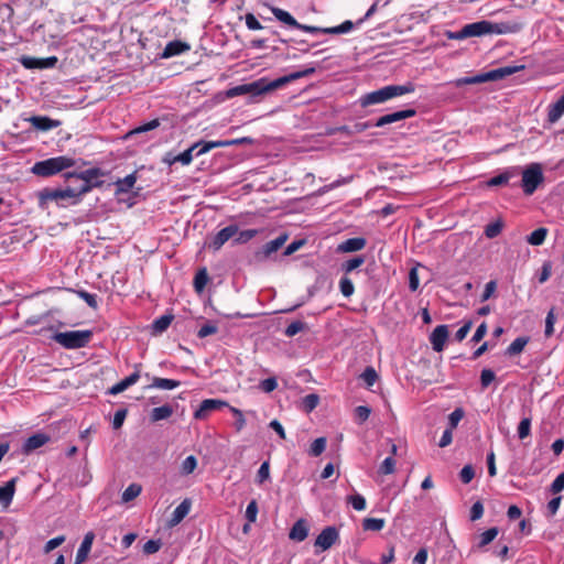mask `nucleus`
I'll return each instance as SVG.
<instances>
[{
    "label": "nucleus",
    "instance_id": "f257e3e1",
    "mask_svg": "<svg viewBox=\"0 0 564 564\" xmlns=\"http://www.w3.org/2000/svg\"><path fill=\"white\" fill-rule=\"evenodd\" d=\"M314 72H315V69L313 67H311V68H306L303 70L291 73L289 75L279 77L274 80H269L263 77V78H260L252 83L242 84V85H238V86L229 88L226 91V97L234 98L237 96L247 95V96L251 97L252 99H254L263 94L282 88L283 86H285L286 84H289L293 80H296V79H300L303 77H307L311 74H313Z\"/></svg>",
    "mask_w": 564,
    "mask_h": 564
},
{
    "label": "nucleus",
    "instance_id": "f03ea898",
    "mask_svg": "<svg viewBox=\"0 0 564 564\" xmlns=\"http://www.w3.org/2000/svg\"><path fill=\"white\" fill-rule=\"evenodd\" d=\"M512 29L507 23H495L488 20H481L464 25L459 31L452 33L449 39L464 40L467 37L484 36L488 34H507Z\"/></svg>",
    "mask_w": 564,
    "mask_h": 564
},
{
    "label": "nucleus",
    "instance_id": "7ed1b4c3",
    "mask_svg": "<svg viewBox=\"0 0 564 564\" xmlns=\"http://www.w3.org/2000/svg\"><path fill=\"white\" fill-rule=\"evenodd\" d=\"M415 90L413 83L408 82L403 85H388L380 89L367 93L359 98L361 107H368L371 105L384 104L393 98L411 94Z\"/></svg>",
    "mask_w": 564,
    "mask_h": 564
},
{
    "label": "nucleus",
    "instance_id": "20e7f679",
    "mask_svg": "<svg viewBox=\"0 0 564 564\" xmlns=\"http://www.w3.org/2000/svg\"><path fill=\"white\" fill-rule=\"evenodd\" d=\"M105 173L99 167H91L80 172H66L64 173V177L67 181L74 180L78 182V187H76L80 198L87 193H89L93 188L101 187L104 184L102 177Z\"/></svg>",
    "mask_w": 564,
    "mask_h": 564
},
{
    "label": "nucleus",
    "instance_id": "39448f33",
    "mask_svg": "<svg viewBox=\"0 0 564 564\" xmlns=\"http://www.w3.org/2000/svg\"><path fill=\"white\" fill-rule=\"evenodd\" d=\"M55 202L57 206L65 207L67 205H77L82 198L76 187L67 186L65 188H44L39 192V203L44 208L47 203Z\"/></svg>",
    "mask_w": 564,
    "mask_h": 564
},
{
    "label": "nucleus",
    "instance_id": "423d86ee",
    "mask_svg": "<svg viewBox=\"0 0 564 564\" xmlns=\"http://www.w3.org/2000/svg\"><path fill=\"white\" fill-rule=\"evenodd\" d=\"M524 66H502L495 69H491L486 73L477 74L474 76H467V77H460L452 80L449 84L453 85L456 88L466 86V85H477L482 84L487 82H496L500 80L507 76H510L521 69H523Z\"/></svg>",
    "mask_w": 564,
    "mask_h": 564
},
{
    "label": "nucleus",
    "instance_id": "0eeeda50",
    "mask_svg": "<svg viewBox=\"0 0 564 564\" xmlns=\"http://www.w3.org/2000/svg\"><path fill=\"white\" fill-rule=\"evenodd\" d=\"M75 163L73 158L61 155L35 162L31 167V172L36 176L50 177L73 167Z\"/></svg>",
    "mask_w": 564,
    "mask_h": 564
},
{
    "label": "nucleus",
    "instance_id": "6e6552de",
    "mask_svg": "<svg viewBox=\"0 0 564 564\" xmlns=\"http://www.w3.org/2000/svg\"><path fill=\"white\" fill-rule=\"evenodd\" d=\"M91 337L93 332L85 329L55 333L52 339L66 349H78L85 347Z\"/></svg>",
    "mask_w": 564,
    "mask_h": 564
},
{
    "label": "nucleus",
    "instance_id": "1a4fd4ad",
    "mask_svg": "<svg viewBox=\"0 0 564 564\" xmlns=\"http://www.w3.org/2000/svg\"><path fill=\"white\" fill-rule=\"evenodd\" d=\"M520 173L522 174L521 187L523 193L528 196L532 195L544 181L543 170L540 163H531L522 171L520 170Z\"/></svg>",
    "mask_w": 564,
    "mask_h": 564
},
{
    "label": "nucleus",
    "instance_id": "9d476101",
    "mask_svg": "<svg viewBox=\"0 0 564 564\" xmlns=\"http://www.w3.org/2000/svg\"><path fill=\"white\" fill-rule=\"evenodd\" d=\"M339 542V531L336 527L328 525L324 528L314 542L315 554L329 550Z\"/></svg>",
    "mask_w": 564,
    "mask_h": 564
},
{
    "label": "nucleus",
    "instance_id": "9b49d317",
    "mask_svg": "<svg viewBox=\"0 0 564 564\" xmlns=\"http://www.w3.org/2000/svg\"><path fill=\"white\" fill-rule=\"evenodd\" d=\"M238 234L236 224L229 225L219 230L208 242V248L218 251L229 239L235 238Z\"/></svg>",
    "mask_w": 564,
    "mask_h": 564
},
{
    "label": "nucleus",
    "instance_id": "f8f14e48",
    "mask_svg": "<svg viewBox=\"0 0 564 564\" xmlns=\"http://www.w3.org/2000/svg\"><path fill=\"white\" fill-rule=\"evenodd\" d=\"M288 236L281 235L278 238L267 242L261 249L254 252V258L258 261L267 260L272 253L276 252L286 241Z\"/></svg>",
    "mask_w": 564,
    "mask_h": 564
},
{
    "label": "nucleus",
    "instance_id": "ddd939ff",
    "mask_svg": "<svg viewBox=\"0 0 564 564\" xmlns=\"http://www.w3.org/2000/svg\"><path fill=\"white\" fill-rule=\"evenodd\" d=\"M413 116H415V110L414 109H404V110H399V111H395V112H392V113H387L384 116H381L380 118H378L375 121V127L376 128H381V127H384V126H388V124H392L394 122H399V121L405 120V119L411 118Z\"/></svg>",
    "mask_w": 564,
    "mask_h": 564
},
{
    "label": "nucleus",
    "instance_id": "4468645a",
    "mask_svg": "<svg viewBox=\"0 0 564 564\" xmlns=\"http://www.w3.org/2000/svg\"><path fill=\"white\" fill-rule=\"evenodd\" d=\"M225 406H229L226 401L218 399H206L202 401L199 408L194 412V417L196 420H204L212 411L219 410Z\"/></svg>",
    "mask_w": 564,
    "mask_h": 564
},
{
    "label": "nucleus",
    "instance_id": "2eb2a0df",
    "mask_svg": "<svg viewBox=\"0 0 564 564\" xmlns=\"http://www.w3.org/2000/svg\"><path fill=\"white\" fill-rule=\"evenodd\" d=\"M520 174L519 166H510L503 170L500 174L489 178L486 183L488 187H496L508 185L510 180L517 177Z\"/></svg>",
    "mask_w": 564,
    "mask_h": 564
},
{
    "label": "nucleus",
    "instance_id": "dca6fc26",
    "mask_svg": "<svg viewBox=\"0 0 564 564\" xmlns=\"http://www.w3.org/2000/svg\"><path fill=\"white\" fill-rule=\"evenodd\" d=\"M448 337V329L446 325H438L434 328L430 336V341L433 349L437 352L442 351L445 346V341Z\"/></svg>",
    "mask_w": 564,
    "mask_h": 564
},
{
    "label": "nucleus",
    "instance_id": "f3484780",
    "mask_svg": "<svg viewBox=\"0 0 564 564\" xmlns=\"http://www.w3.org/2000/svg\"><path fill=\"white\" fill-rule=\"evenodd\" d=\"M192 508V501L191 499H184L173 511L171 518L167 521V525L170 528H173L181 523L184 518L189 513Z\"/></svg>",
    "mask_w": 564,
    "mask_h": 564
},
{
    "label": "nucleus",
    "instance_id": "a211bd4d",
    "mask_svg": "<svg viewBox=\"0 0 564 564\" xmlns=\"http://www.w3.org/2000/svg\"><path fill=\"white\" fill-rule=\"evenodd\" d=\"M32 127L40 131H50L57 128L61 122L46 116H32L28 119Z\"/></svg>",
    "mask_w": 564,
    "mask_h": 564
},
{
    "label": "nucleus",
    "instance_id": "6ab92c4d",
    "mask_svg": "<svg viewBox=\"0 0 564 564\" xmlns=\"http://www.w3.org/2000/svg\"><path fill=\"white\" fill-rule=\"evenodd\" d=\"M94 539H95L94 532L90 531L85 534V536L82 541V544H80L79 549L77 550L74 564H82L87 560L88 554L93 546Z\"/></svg>",
    "mask_w": 564,
    "mask_h": 564
},
{
    "label": "nucleus",
    "instance_id": "aec40b11",
    "mask_svg": "<svg viewBox=\"0 0 564 564\" xmlns=\"http://www.w3.org/2000/svg\"><path fill=\"white\" fill-rule=\"evenodd\" d=\"M50 441V436L44 433H36L30 437H28L23 444V452L29 454L42 446H44Z\"/></svg>",
    "mask_w": 564,
    "mask_h": 564
},
{
    "label": "nucleus",
    "instance_id": "412c9836",
    "mask_svg": "<svg viewBox=\"0 0 564 564\" xmlns=\"http://www.w3.org/2000/svg\"><path fill=\"white\" fill-rule=\"evenodd\" d=\"M188 50H189V45L187 43L175 40V41H171L166 44L161 56L163 58H170V57L180 55Z\"/></svg>",
    "mask_w": 564,
    "mask_h": 564
},
{
    "label": "nucleus",
    "instance_id": "4be33fe9",
    "mask_svg": "<svg viewBox=\"0 0 564 564\" xmlns=\"http://www.w3.org/2000/svg\"><path fill=\"white\" fill-rule=\"evenodd\" d=\"M139 379H140V372L137 369L130 376H128L123 380H121L118 383H116L115 386H112L109 389V393L112 395L119 394V393L123 392L124 390H127L129 387L135 384Z\"/></svg>",
    "mask_w": 564,
    "mask_h": 564
},
{
    "label": "nucleus",
    "instance_id": "5701e85b",
    "mask_svg": "<svg viewBox=\"0 0 564 564\" xmlns=\"http://www.w3.org/2000/svg\"><path fill=\"white\" fill-rule=\"evenodd\" d=\"M308 535V527L304 519H299L290 530L289 538L296 542L304 541Z\"/></svg>",
    "mask_w": 564,
    "mask_h": 564
},
{
    "label": "nucleus",
    "instance_id": "b1692460",
    "mask_svg": "<svg viewBox=\"0 0 564 564\" xmlns=\"http://www.w3.org/2000/svg\"><path fill=\"white\" fill-rule=\"evenodd\" d=\"M367 241L362 237L349 238L338 246L340 252H355L365 248Z\"/></svg>",
    "mask_w": 564,
    "mask_h": 564
},
{
    "label": "nucleus",
    "instance_id": "393cba45",
    "mask_svg": "<svg viewBox=\"0 0 564 564\" xmlns=\"http://www.w3.org/2000/svg\"><path fill=\"white\" fill-rule=\"evenodd\" d=\"M272 14L278 19L280 22L286 24L290 28L296 29L299 26V22L295 20V18L288 11L278 8V7H271L270 8Z\"/></svg>",
    "mask_w": 564,
    "mask_h": 564
},
{
    "label": "nucleus",
    "instance_id": "a878e982",
    "mask_svg": "<svg viewBox=\"0 0 564 564\" xmlns=\"http://www.w3.org/2000/svg\"><path fill=\"white\" fill-rule=\"evenodd\" d=\"M564 115V95L557 99L554 104L549 106L547 120L551 123H555Z\"/></svg>",
    "mask_w": 564,
    "mask_h": 564
},
{
    "label": "nucleus",
    "instance_id": "bb28decb",
    "mask_svg": "<svg viewBox=\"0 0 564 564\" xmlns=\"http://www.w3.org/2000/svg\"><path fill=\"white\" fill-rule=\"evenodd\" d=\"M181 386V382L178 380L174 379H167V378H160L154 377L152 379L151 384L148 386V389H162V390H173Z\"/></svg>",
    "mask_w": 564,
    "mask_h": 564
},
{
    "label": "nucleus",
    "instance_id": "cd10ccee",
    "mask_svg": "<svg viewBox=\"0 0 564 564\" xmlns=\"http://www.w3.org/2000/svg\"><path fill=\"white\" fill-rule=\"evenodd\" d=\"M530 338L528 336L517 337L506 349L505 355L513 357L521 354L524 347L528 345Z\"/></svg>",
    "mask_w": 564,
    "mask_h": 564
},
{
    "label": "nucleus",
    "instance_id": "c85d7f7f",
    "mask_svg": "<svg viewBox=\"0 0 564 564\" xmlns=\"http://www.w3.org/2000/svg\"><path fill=\"white\" fill-rule=\"evenodd\" d=\"M137 182V174L131 173L123 178H119L115 185H116V193L117 194H127L131 191V188L134 186Z\"/></svg>",
    "mask_w": 564,
    "mask_h": 564
},
{
    "label": "nucleus",
    "instance_id": "c756f323",
    "mask_svg": "<svg viewBox=\"0 0 564 564\" xmlns=\"http://www.w3.org/2000/svg\"><path fill=\"white\" fill-rule=\"evenodd\" d=\"M15 491V479L9 480L0 487V503L8 506L11 503Z\"/></svg>",
    "mask_w": 564,
    "mask_h": 564
},
{
    "label": "nucleus",
    "instance_id": "7c9ffc66",
    "mask_svg": "<svg viewBox=\"0 0 564 564\" xmlns=\"http://www.w3.org/2000/svg\"><path fill=\"white\" fill-rule=\"evenodd\" d=\"M174 410L170 404H164L152 409L150 417L152 422H159L169 419L173 414Z\"/></svg>",
    "mask_w": 564,
    "mask_h": 564
},
{
    "label": "nucleus",
    "instance_id": "2f4dec72",
    "mask_svg": "<svg viewBox=\"0 0 564 564\" xmlns=\"http://www.w3.org/2000/svg\"><path fill=\"white\" fill-rule=\"evenodd\" d=\"M197 143H200V147H198L197 151L195 152V156H200L216 148H227L228 144L226 143V140L198 141Z\"/></svg>",
    "mask_w": 564,
    "mask_h": 564
},
{
    "label": "nucleus",
    "instance_id": "473e14b6",
    "mask_svg": "<svg viewBox=\"0 0 564 564\" xmlns=\"http://www.w3.org/2000/svg\"><path fill=\"white\" fill-rule=\"evenodd\" d=\"M549 230L544 227H540L527 236L525 240L531 246H541L544 243Z\"/></svg>",
    "mask_w": 564,
    "mask_h": 564
},
{
    "label": "nucleus",
    "instance_id": "72a5a7b5",
    "mask_svg": "<svg viewBox=\"0 0 564 564\" xmlns=\"http://www.w3.org/2000/svg\"><path fill=\"white\" fill-rule=\"evenodd\" d=\"M357 26L356 22L354 23L350 20H346L339 25L326 28V32L330 35L347 34Z\"/></svg>",
    "mask_w": 564,
    "mask_h": 564
},
{
    "label": "nucleus",
    "instance_id": "f704fd0d",
    "mask_svg": "<svg viewBox=\"0 0 564 564\" xmlns=\"http://www.w3.org/2000/svg\"><path fill=\"white\" fill-rule=\"evenodd\" d=\"M498 533H499V531H498V528H496V527L490 528V529L486 530L485 532H482L479 536V542L477 544V547L484 549L485 546L490 544L497 538Z\"/></svg>",
    "mask_w": 564,
    "mask_h": 564
},
{
    "label": "nucleus",
    "instance_id": "c9c22d12",
    "mask_svg": "<svg viewBox=\"0 0 564 564\" xmlns=\"http://www.w3.org/2000/svg\"><path fill=\"white\" fill-rule=\"evenodd\" d=\"M198 147H200V143H194L187 150L177 154L174 160H176L182 165H189L194 158V151H197Z\"/></svg>",
    "mask_w": 564,
    "mask_h": 564
},
{
    "label": "nucleus",
    "instance_id": "e433bc0d",
    "mask_svg": "<svg viewBox=\"0 0 564 564\" xmlns=\"http://www.w3.org/2000/svg\"><path fill=\"white\" fill-rule=\"evenodd\" d=\"M172 319H173V316H171V315H162L159 318H156L152 323L153 333L161 334L164 330H166L167 327L171 325Z\"/></svg>",
    "mask_w": 564,
    "mask_h": 564
},
{
    "label": "nucleus",
    "instance_id": "4c0bfd02",
    "mask_svg": "<svg viewBox=\"0 0 564 564\" xmlns=\"http://www.w3.org/2000/svg\"><path fill=\"white\" fill-rule=\"evenodd\" d=\"M142 491V487L139 484H130L124 491L122 492L121 500L122 502H129L137 498Z\"/></svg>",
    "mask_w": 564,
    "mask_h": 564
},
{
    "label": "nucleus",
    "instance_id": "58836bf2",
    "mask_svg": "<svg viewBox=\"0 0 564 564\" xmlns=\"http://www.w3.org/2000/svg\"><path fill=\"white\" fill-rule=\"evenodd\" d=\"M326 443L327 441L325 437H318L314 440L308 449L310 456L318 457L325 451Z\"/></svg>",
    "mask_w": 564,
    "mask_h": 564
},
{
    "label": "nucleus",
    "instance_id": "ea45409f",
    "mask_svg": "<svg viewBox=\"0 0 564 564\" xmlns=\"http://www.w3.org/2000/svg\"><path fill=\"white\" fill-rule=\"evenodd\" d=\"M384 527V520L379 518H366L362 521V528L366 531H380Z\"/></svg>",
    "mask_w": 564,
    "mask_h": 564
},
{
    "label": "nucleus",
    "instance_id": "a19ab883",
    "mask_svg": "<svg viewBox=\"0 0 564 564\" xmlns=\"http://www.w3.org/2000/svg\"><path fill=\"white\" fill-rule=\"evenodd\" d=\"M257 229L238 230V234L234 238V242L238 245L247 243L258 235Z\"/></svg>",
    "mask_w": 564,
    "mask_h": 564
},
{
    "label": "nucleus",
    "instance_id": "79ce46f5",
    "mask_svg": "<svg viewBox=\"0 0 564 564\" xmlns=\"http://www.w3.org/2000/svg\"><path fill=\"white\" fill-rule=\"evenodd\" d=\"M208 282V274L206 269L199 270L194 278V288L197 292H202Z\"/></svg>",
    "mask_w": 564,
    "mask_h": 564
},
{
    "label": "nucleus",
    "instance_id": "37998d69",
    "mask_svg": "<svg viewBox=\"0 0 564 564\" xmlns=\"http://www.w3.org/2000/svg\"><path fill=\"white\" fill-rule=\"evenodd\" d=\"M502 228L503 224L501 220L490 223L485 227V235L489 239L496 238L498 235H500Z\"/></svg>",
    "mask_w": 564,
    "mask_h": 564
},
{
    "label": "nucleus",
    "instance_id": "c03bdc74",
    "mask_svg": "<svg viewBox=\"0 0 564 564\" xmlns=\"http://www.w3.org/2000/svg\"><path fill=\"white\" fill-rule=\"evenodd\" d=\"M364 262H365V257L357 256L352 259H349L345 263H343L341 270L347 274V273L354 271L355 269L359 268L360 265H362Z\"/></svg>",
    "mask_w": 564,
    "mask_h": 564
},
{
    "label": "nucleus",
    "instance_id": "a18cd8bd",
    "mask_svg": "<svg viewBox=\"0 0 564 564\" xmlns=\"http://www.w3.org/2000/svg\"><path fill=\"white\" fill-rule=\"evenodd\" d=\"M360 378L364 380L367 387L370 388L376 383L379 377L373 367H367L360 375Z\"/></svg>",
    "mask_w": 564,
    "mask_h": 564
},
{
    "label": "nucleus",
    "instance_id": "49530a36",
    "mask_svg": "<svg viewBox=\"0 0 564 564\" xmlns=\"http://www.w3.org/2000/svg\"><path fill=\"white\" fill-rule=\"evenodd\" d=\"M517 432L520 440L527 438L531 433V417H523L518 425Z\"/></svg>",
    "mask_w": 564,
    "mask_h": 564
},
{
    "label": "nucleus",
    "instance_id": "de8ad7c7",
    "mask_svg": "<svg viewBox=\"0 0 564 564\" xmlns=\"http://www.w3.org/2000/svg\"><path fill=\"white\" fill-rule=\"evenodd\" d=\"M339 290L345 297L351 296L355 291L352 281L347 276H343L339 281Z\"/></svg>",
    "mask_w": 564,
    "mask_h": 564
},
{
    "label": "nucleus",
    "instance_id": "09e8293b",
    "mask_svg": "<svg viewBox=\"0 0 564 564\" xmlns=\"http://www.w3.org/2000/svg\"><path fill=\"white\" fill-rule=\"evenodd\" d=\"M196 466H197L196 457L193 455H189L183 460L182 466H181V473L183 475H189L195 470Z\"/></svg>",
    "mask_w": 564,
    "mask_h": 564
},
{
    "label": "nucleus",
    "instance_id": "8fccbe9b",
    "mask_svg": "<svg viewBox=\"0 0 564 564\" xmlns=\"http://www.w3.org/2000/svg\"><path fill=\"white\" fill-rule=\"evenodd\" d=\"M258 511H259L258 503L253 499L248 503V506L246 508V512H245V517L249 523H254L257 521Z\"/></svg>",
    "mask_w": 564,
    "mask_h": 564
},
{
    "label": "nucleus",
    "instance_id": "3c124183",
    "mask_svg": "<svg viewBox=\"0 0 564 564\" xmlns=\"http://www.w3.org/2000/svg\"><path fill=\"white\" fill-rule=\"evenodd\" d=\"M552 274V262L551 261H544L541 270L538 272V281L539 283L543 284L545 283Z\"/></svg>",
    "mask_w": 564,
    "mask_h": 564
},
{
    "label": "nucleus",
    "instance_id": "603ef678",
    "mask_svg": "<svg viewBox=\"0 0 564 564\" xmlns=\"http://www.w3.org/2000/svg\"><path fill=\"white\" fill-rule=\"evenodd\" d=\"M269 478H270V464L268 460H265L260 465V468L258 469V473H257L256 480L259 485H261L264 481L269 480Z\"/></svg>",
    "mask_w": 564,
    "mask_h": 564
},
{
    "label": "nucleus",
    "instance_id": "864d4df0",
    "mask_svg": "<svg viewBox=\"0 0 564 564\" xmlns=\"http://www.w3.org/2000/svg\"><path fill=\"white\" fill-rule=\"evenodd\" d=\"M395 470V460L392 456L387 457L381 465L379 466V474L381 475H390Z\"/></svg>",
    "mask_w": 564,
    "mask_h": 564
},
{
    "label": "nucleus",
    "instance_id": "5fc2aeb1",
    "mask_svg": "<svg viewBox=\"0 0 564 564\" xmlns=\"http://www.w3.org/2000/svg\"><path fill=\"white\" fill-rule=\"evenodd\" d=\"M65 540H66L65 535H58V536H55V538L48 540L43 547V552L45 554L51 553L56 547L61 546L65 542Z\"/></svg>",
    "mask_w": 564,
    "mask_h": 564
},
{
    "label": "nucleus",
    "instance_id": "6e6d98bb",
    "mask_svg": "<svg viewBox=\"0 0 564 564\" xmlns=\"http://www.w3.org/2000/svg\"><path fill=\"white\" fill-rule=\"evenodd\" d=\"M348 502L351 505V507L357 511H362L366 509V499L359 495H352L348 497Z\"/></svg>",
    "mask_w": 564,
    "mask_h": 564
},
{
    "label": "nucleus",
    "instance_id": "4d7b16f0",
    "mask_svg": "<svg viewBox=\"0 0 564 564\" xmlns=\"http://www.w3.org/2000/svg\"><path fill=\"white\" fill-rule=\"evenodd\" d=\"M78 296L86 302V304L91 308H97L98 302H97V295L89 293L84 290L77 291Z\"/></svg>",
    "mask_w": 564,
    "mask_h": 564
},
{
    "label": "nucleus",
    "instance_id": "13d9d810",
    "mask_svg": "<svg viewBox=\"0 0 564 564\" xmlns=\"http://www.w3.org/2000/svg\"><path fill=\"white\" fill-rule=\"evenodd\" d=\"M555 314H554V308H551L549 312H547V315H546V318H545V330H544V334L546 337H550L553 335L554 333V324H555Z\"/></svg>",
    "mask_w": 564,
    "mask_h": 564
},
{
    "label": "nucleus",
    "instance_id": "bf43d9fd",
    "mask_svg": "<svg viewBox=\"0 0 564 564\" xmlns=\"http://www.w3.org/2000/svg\"><path fill=\"white\" fill-rule=\"evenodd\" d=\"M305 328V323L302 321L292 322L284 330L288 337H293Z\"/></svg>",
    "mask_w": 564,
    "mask_h": 564
},
{
    "label": "nucleus",
    "instance_id": "052dcab7",
    "mask_svg": "<svg viewBox=\"0 0 564 564\" xmlns=\"http://www.w3.org/2000/svg\"><path fill=\"white\" fill-rule=\"evenodd\" d=\"M370 413H371V409L369 406H366V405H358L356 409H355V416H356V420L358 421V423H364L366 422L369 416H370Z\"/></svg>",
    "mask_w": 564,
    "mask_h": 564
},
{
    "label": "nucleus",
    "instance_id": "680f3d73",
    "mask_svg": "<svg viewBox=\"0 0 564 564\" xmlns=\"http://www.w3.org/2000/svg\"><path fill=\"white\" fill-rule=\"evenodd\" d=\"M245 22H246V26L250 31H258V30L263 29L262 24L258 21V19L256 18V15L253 13H247L245 15Z\"/></svg>",
    "mask_w": 564,
    "mask_h": 564
},
{
    "label": "nucleus",
    "instance_id": "e2e57ef3",
    "mask_svg": "<svg viewBox=\"0 0 564 564\" xmlns=\"http://www.w3.org/2000/svg\"><path fill=\"white\" fill-rule=\"evenodd\" d=\"M463 416H464V411L460 408L455 409L448 416L449 426L447 429L454 430L458 425V423L460 422Z\"/></svg>",
    "mask_w": 564,
    "mask_h": 564
},
{
    "label": "nucleus",
    "instance_id": "0e129e2a",
    "mask_svg": "<svg viewBox=\"0 0 564 564\" xmlns=\"http://www.w3.org/2000/svg\"><path fill=\"white\" fill-rule=\"evenodd\" d=\"M420 280H419V272L417 267L411 268L409 272V289L412 292H415L419 289Z\"/></svg>",
    "mask_w": 564,
    "mask_h": 564
},
{
    "label": "nucleus",
    "instance_id": "69168bd1",
    "mask_svg": "<svg viewBox=\"0 0 564 564\" xmlns=\"http://www.w3.org/2000/svg\"><path fill=\"white\" fill-rule=\"evenodd\" d=\"M475 477V470L470 465H466L459 473V478L463 484H469Z\"/></svg>",
    "mask_w": 564,
    "mask_h": 564
},
{
    "label": "nucleus",
    "instance_id": "338daca9",
    "mask_svg": "<svg viewBox=\"0 0 564 564\" xmlns=\"http://www.w3.org/2000/svg\"><path fill=\"white\" fill-rule=\"evenodd\" d=\"M496 378L491 369H482L480 373V383L482 388H487Z\"/></svg>",
    "mask_w": 564,
    "mask_h": 564
},
{
    "label": "nucleus",
    "instance_id": "774afa93",
    "mask_svg": "<svg viewBox=\"0 0 564 564\" xmlns=\"http://www.w3.org/2000/svg\"><path fill=\"white\" fill-rule=\"evenodd\" d=\"M564 489V471L561 473L552 482L551 491L552 494H558Z\"/></svg>",
    "mask_w": 564,
    "mask_h": 564
}]
</instances>
